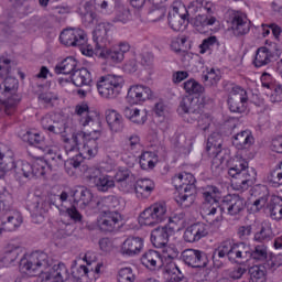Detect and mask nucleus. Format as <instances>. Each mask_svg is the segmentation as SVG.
Instances as JSON below:
<instances>
[{
  "instance_id": "nucleus-48",
  "label": "nucleus",
  "mask_w": 282,
  "mask_h": 282,
  "mask_svg": "<svg viewBox=\"0 0 282 282\" xmlns=\"http://www.w3.org/2000/svg\"><path fill=\"white\" fill-rule=\"evenodd\" d=\"M69 197V194L67 192H62L61 195H53L48 200H44L42 203L43 210H50L52 206H55V208H58L59 204L65 202Z\"/></svg>"
},
{
  "instance_id": "nucleus-62",
  "label": "nucleus",
  "mask_w": 282,
  "mask_h": 282,
  "mask_svg": "<svg viewBox=\"0 0 282 282\" xmlns=\"http://www.w3.org/2000/svg\"><path fill=\"white\" fill-rule=\"evenodd\" d=\"M153 111L159 118H164L166 116V105H164V101L156 102Z\"/></svg>"
},
{
  "instance_id": "nucleus-16",
  "label": "nucleus",
  "mask_w": 282,
  "mask_h": 282,
  "mask_svg": "<svg viewBox=\"0 0 282 282\" xmlns=\"http://www.w3.org/2000/svg\"><path fill=\"white\" fill-rule=\"evenodd\" d=\"M227 102L231 113H243L248 105V91L239 86L232 87Z\"/></svg>"
},
{
  "instance_id": "nucleus-34",
  "label": "nucleus",
  "mask_w": 282,
  "mask_h": 282,
  "mask_svg": "<svg viewBox=\"0 0 282 282\" xmlns=\"http://www.w3.org/2000/svg\"><path fill=\"white\" fill-rule=\"evenodd\" d=\"M115 1V11L110 14V19L113 23H127L129 21V17H131V11H129V7L124 6L121 0Z\"/></svg>"
},
{
  "instance_id": "nucleus-9",
  "label": "nucleus",
  "mask_w": 282,
  "mask_h": 282,
  "mask_svg": "<svg viewBox=\"0 0 282 282\" xmlns=\"http://www.w3.org/2000/svg\"><path fill=\"white\" fill-rule=\"evenodd\" d=\"M173 235H175V229L169 226L158 227L151 232L152 245L154 248H164L163 257L164 259H170V261L177 259V254H180L176 248L167 247L169 240Z\"/></svg>"
},
{
  "instance_id": "nucleus-56",
  "label": "nucleus",
  "mask_w": 282,
  "mask_h": 282,
  "mask_svg": "<svg viewBox=\"0 0 282 282\" xmlns=\"http://www.w3.org/2000/svg\"><path fill=\"white\" fill-rule=\"evenodd\" d=\"M268 184L278 188V186H282V173L280 170H274L267 176Z\"/></svg>"
},
{
  "instance_id": "nucleus-5",
  "label": "nucleus",
  "mask_w": 282,
  "mask_h": 282,
  "mask_svg": "<svg viewBox=\"0 0 282 282\" xmlns=\"http://www.w3.org/2000/svg\"><path fill=\"white\" fill-rule=\"evenodd\" d=\"M173 184L176 191H184L175 197V202L178 203L182 208H191L195 204V193H197V187L195 186V176L191 173H180L173 176Z\"/></svg>"
},
{
  "instance_id": "nucleus-18",
  "label": "nucleus",
  "mask_w": 282,
  "mask_h": 282,
  "mask_svg": "<svg viewBox=\"0 0 282 282\" xmlns=\"http://www.w3.org/2000/svg\"><path fill=\"white\" fill-rule=\"evenodd\" d=\"M181 259L189 268H206L208 265V256L197 249H185L181 254Z\"/></svg>"
},
{
  "instance_id": "nucleus-4",
  "label": "nucleus",
  "mask_w": 282,
  "mask_h": 282,
  "mask_svg": "<svg viewBox=\"0 0 282 282\" xmlns=\"http://www.w3.org/2000/svg\"><path fill=\"white\" fill-rule=\"evenodd\" d=\"M228 175L232 177L236 191H248L257 182V171L243 158L235 156L228 161Z\"/></svg>"
},
{
  "instance_id": "nucleus-32",
  "label": "nucleus",
  "mask_w": 282,
  "mask_h": 282,
  "mask_svg": "<svg viewBox=\"0 0 282 282\" xmlns=\"http://www.w3.org/2000/svg\"><path fill=\"white\" fill-rule=\"evenodd\" d=\"M231 142L239 151H243V149H250L254 144V137L250 131L245 130L235 134Z\"/></svg>"
},
{
  "instance_id": "nucleus-49",
  "label": "nucleus",
  "mask_w": 282,
  "mask_h": 282,
  "mask_svg": "<svg viewBox=\"0 0 282 282\" xmlns=\"http://www.w3.org/2000/svg\"><path fill=\"white\" fill-rule=\"evenodd\" d=\"M249 276L251 282H265V267L253 265L249 268Z\"/></svg>"
},
{
  "instance_id": "nucleus-47",
  "label": "nucleus",
  "mask_w": 282,
  "mask_h": 282,
  "mask_svg": "<svg viewBox=\"0 0 282 282\" xmlns=\"http://www.w3.org/2000/svg\"><path fill=\"white\" fill-rule=\"evenodd\" d=\"M164 17H166V8L164 6L153 4L148 11V20L152 23H158V21H162Z\"/></svg>"
},
{
  "instance_id": "nucleus-42",
  "label": "nucleus",
  "mask_w": 282,
  "mask_h": 282,
  "mask_svg": "<svg viewBox=\"0 0 282 282\" xmlns=\"http://www.w3.org/2000/svg\"><path fill=\"white\" fill-rule=\"evenodd\" d=\"M260 191L263 193V195L259 196L251 205V210L253 213H260V210H263V208L268 209V204H270V197H272L268 192V187L261 186Z\"/></svg>"
},
{
  "instance_id": "nucleus-22",
  "label": "nucleus",
  "mask_w": 282,
  "mask_h": 282,
  "mask_svg": "<svg viewBox=\"0 0 282 282\" xmlns=\"http://www.w3.org/2000/svg\"><path fill=\"white\" fill-rule=\"evenodd\" d=\"M223 208L228 215L235 217L246 209V199L237 194L228 195L223 199Z\"/></svg>"
},
{
  "instance_id": "nucleus-60",
  "label": "nucleus",
  "mask_w": 282,
  "mask_h": 282,
  "mask_svg": "<svg viewBox=\"0 0 282 282\" xmlns=\"http://www.w3.org/2000/svg\"><path fill=\"white\" fill-rule=\"evenodd\" d=\"M123 72H126V74H135V72H138V61L132 58L126 62L123 65Z\"/></svg>"
},
{
  "instance_id": "nucleus-41",
  "label": "nucleus",
  "mask_w": 282,
  "mask_h": 282,
  "mask_svg": "<svg viewBox=\"0 0 282 282\" xmlns=\"http://www.w3.org/2000/svg\"><path fill=\"white\" fill-rule=\"evenodd\" d=\"M78 62L74 57H66L61 64L55 66V74L70 75L76 72Z\"/></svg>"
},
{
  "instance_id": "nucleus-33",
  "label": "nucleus",
  "mask_w": 282,
  "mask_h": 282,
  "mask_svg": "<svg viewBox=\"0 0 282 282\" xmlns=\"http://www.w3.org/2000/svg\"><path fill=\"white\" fill-rule=\"evenodd\" d=\"M143 240L140 237H129L122 245V254L133 257L142 250Z\"/></svg>"
},
{
  "instance_id": "nucleus-55",
  "label": "nucleus",
  "mask_w": 282,
  "mask_h": 282,
  "mask_svg": "<svg viewBox=\"0 0 282 282\" xmlns=\"http://www.w3.org/2000/svg\"><path fill=\"white\" fill-rule=\"evenodd\" d=\"M21 226V221L14 218V216H8L7 220L2 221V228L0 230H7L8 232H12L17 230Z\"/></svg>"
},
{
  "instance_id": "nucleus-64",
  "label": "nucleus",
  "mask_w": 282,
  "mask_h": 282,
  "mask_svg": "<svg viewBox=\"0 0 282 282\" xmlns=\"http://www.w3.org/2000/svg\"><path fill=\"white\" fill-rule=\"evenodd\" d=\"M271 149L275 153H282V137H278L272 140Z\"/></svg>"
},
{
  "instance_id": "nucleus-15",
  "label": "nucleus",
  "mask_w": 282,
  "mask_h": 282,
  "mask_svg": "<svg viewBox=\"0 0 282 282\" xmlns=\"http://www.w3.org/2000/svg\"><path fill=\"white\" fill-rule=\"evenodd\" d=\"M22 172L23 177L32 180V177H45L52 170L45 160H36L33 163L21 161V166L18 167Z\"/></svg>"
},
{
  "instance_id": "nucleus-38",
  "label": "nucleus",
  "mask_w": 282,
  "mask_h": 282,
  "mask_svg": "<svg viewBox=\"0 0 282 282\" xmlns=\"http://www.w3.org/2000/svg\"><path fill=\"white\" fill-rule=\"evenodd\" d=\"M72 83L75 87H83L91 83V73L87 68H80L75 70L72 75Z\"/></svg>"
},
{
  "instance_id": "nucleus-2",
  "label": "nucleus",
  "mask_w": 282,
  "mask_h": 282,
  "mask_svg": "<svg viewBox=\"0 0 282 282\" xmlns=\"http://www.w3.org/2000/svg\"><path fill=\"white\" fill-rule=\"evenodd\" d=\"M52 259L43 251H35L31 254H23L19 261V269L22 274L37 276L40 282H65L69 281V270L65 263L59 262L52 268Z\"/></svg>"
},
{
  "instance_id": "nucleus-31",
  "label": "nucleus",
  "mask_w": 282,
  "mask_h": 282,
  "mask_svg": "<svg viewBox=\"0 0 282 282\" xmlns=\"http://www.w3.org/2000/svg\"><path fill=\"white\" fill-rule=\"evenodd\" d=\"M78 265V260H73L70 264V276L75 282H89L91 270L85 264Z\"/></svg>"
},
{
  "instance_id": "nucleus-11",
  "label": "nucleus",
  "mask_w": 282,
  "mask_h": 282,
  "mask_svg": "<svg viewBox=\"0 0 282 282\" xmlns=\"http://www.w3.org/2000/svg\"><path fill=\"white\" fill-rule=\"evenodd\" d=\"M166 219H169V216H166V204L155 203L141 213L139 223L141 226L153 227Z\"/></svg>"
},
{
  "instance_id": "nucleus-35",
  "label": "nucleus",
  "mask_w": 282,
  "mask_h": 282,
  "mask_svg": "<svg viewBox=\"0 0 282 282\" xmlns=\"http://www.w3.org/2000/svg\"><path fill=\"white\" fill-rule=\"evenodd\" d=\"M107 124L111 133H120L124 129V123L122 122V115L118 113L116 110H110L107 115Z\"/></svg>"
},
{
  "instance_id": "nucleus-13",
  "label": "nucleus",
  "mask_w": 282,
  "mask_h": 282,
  "mask_svg": "<svg viewBox=\"0 0 282 282\" xmlns=\"http://www.w3.org/2000/svg\"><path fill=\"white\" fill-rule=\"evenodd\" d=\"M224 144V138L221 133L214 132L207 139L206 151L209 155H213L212 171H221V164L224 162V155H221V147Z\"/></svg>"
},
{
  "instance_id": "nucleus-52",
  "label": "nucleus",
  "mask_w": 282,
  "mask_h": 282,
  "mask_svg": "<svg viewBox=\"0 0 282 282\" xmlns=\"http://www.w3.org/2000/svg\"><path fill=\"white\" fill-rule=\"evenodd\" d=\"M118 282H133L135 281V275L133 274V269L122 268L119 270L117 275Z\"/></svg>"
},
{
  "instance_id": "nucleus-59",
  "label": "nucleus",
  "mask_w": 282,
  "mask_h": 282,
  "mask_svg": "<svg viewBox=\"0 0 282 282\" xmlns=\"http://www.w3.org/2000/svg\"><path fill=\"white\" fill-rule=\"evenodd\" d=\"M10 63L11 61L9 58L0 59V78H4V76H9L10 69H11Z\"/></svg>"
},
{
  "instance_id": "nucleus-19",
  "label": "nucleus",
  "mask_w": 282,
  "mask_h": 282,
  "mask_svg": "<svg viewBox=\"0 0 282 282\" xmlns=\"http://www.w3.org/2000/svg\"><path fill=\"white\" fill-rule=\"evenodd\" d=\"M188 11L184 7L177 8L175 6L169 11L167 23L174 32H182L186 28V19Z\"/></svg>"
},
{
  "instance_id": "nucleus-50",
  "label": "nucleus",
  "mask_w": 282,
  "mask_h": 282,
  "mask_svg": "<svg viewBox=\"0 0 282 282\" xmlns=\"http://www.w3.org/2000/svg\"><path fill=\"white\" fill-rule=\"evenodd\" d=\"M139 164L142 171H149L151 169H155V162H153V153L152 152H143L140 155Z\"/></svg>"
},
{
  "instance_id": "nucleus-51",
  "label": "nucleus",
  "mask_w": 282,
  "mask_h": 282,
  "mask_svg": "<svg viewBox=\"0 0 282 282\" xmlns=\"http://www.w3.org/2000/svg\"><path fill=\"white\" fill-rule=\"evenodd\" d=\"M184 89L186 94H189V96H193V94H204V86L198 84L195 79H188L185 82Z\"/></svg>"
},
{
  "instance_id": "nucleus-45",
  "label": "nucleus",
  "mask_w": 282,
  "mask_h": 282,
  "mask_svg": "<svg viewBox=\"0 0 282 282\" xmlns=\"http://www.w3.org/2000/svg\"><path fill=\"white\" fill-rule=\"evenodd\" d=\"M174 147L178 153L188 155V153H191V147H193V143L188 141L186 134L182 133L176 137Z\"/></svg>"
},
{
  "instance_id": "nucleus-20",
  "label": "nucleus",
  "mask_w": 282,
  "mask_h": 282,
  "mask_svg": "<svg viewBox=\"0 0 282 282\" xmlns=\"http://www.w3.org/2000/svg\"><path fill=\"white\" fill-rule=\"evenodd\" d=\"M152 96L153 91L151 88H149V86L133 85L128 89L126 100L129 102V105H140V102L150 100Z\"/></svg>"
},
{
  "instance_id": "nucleus-36",
  "label": "nucleus",
  "mask_w": 282,
  "mask_h": 282,
  "mask_svg": "<svg viewBox=\"0 0 282 282\" xmlns=\"http://www.w3.org/2000/svg\"><path fill=\"white\" fill-rule=\"evenodd\" d=\"M268 210L270 213L271 219H274L275 221H281L282 219V198L279 196H271L269 204H268Z\"/></svg>"
},
{
  "instance_id": "nucleus-37",
  "label": "nucleus",
  "mask_w": 282,
  "mask_h": 282,
  "mask_svg": "<svg viewBox=\"0 0 282 282\" xmlns=\"http://www.w3.org/2000/svg\"><path fill=\"white\" fill-rule=\"evenodd\" d=\"M19 254H23V247L10 243L7 246L2 262L6 265H12V263L19 259Z\"/></svg>"
},
{
  "instance_id": "nucleus-26",
  "label": "nucleus",
  "mask_w": 282,
  "mask_h": 282,
  "mask_svg": "<svg viewBox=\"0 0 282 282\" xmlns=\"http://www.w3.org/2000/svg\"><path fill=\"white\" fill-rule=\"evenodd\" d=\"M203 213L209 224L215 225L219 224V221H224V204L219 205V203H213L203 205Z\"/></svg>"
},
{
  "instance_id": "nucleus-53",
  "label": "nucleus",
  "mask_w": 282,
  "mask_h": 282,
  "mask_svg": "<svg viewBox=\"0 0 282 282\" xmlns=\"http://www.w3.org/2000/svg\"><path fill=\"white\" fill-rule=\"evenodd\" d=\"M69 129V127H67V121H65V119H58L56 120L53 119V126L51 128V133H55V134H65V132Z\"/></svg>"
},
{
  "instance_id": "nucleus-40",
  "label": "nucleus",
  "mask_w": 282,
  "mask_h": 282,
  "mask_svg": "<svg viewBox=\"0 0 282 282\" xmlns=\"http://www.w3.org/2000/svg\"><path fill=\"white\" fill-rule=\"evenodd\" d=\"M122 228V215L118 210L107 213V232H118Z\"/></svg>"
},
{
  "instance_id": "nucleus-21",
  "label": "nucleus",
  "mask_w": 282,
  "mask_h": 282,
  "mask_svg": "<svg viewBox=\"0 0 282 282\" xmlns=\"http://www.w3.org/2000/svg\"><path fill=\"white\" fill-rule=\"evenodd\" d=\"M209 232H210V229L208 228V225L204 223H196L188 226L185 229L183 239L187 243H197V241H202L204 237H208Z\"/></svg>"
},
{
  "instance_id": "nucleus-25",
  "label": "nucleus",
  "mask_w": 282,
  "mask_h": 282,
  "mask_svg": "<svg viewBox=\"0 0 282 282\" xmlns=\"http://www.w3.org/2000/svg\"><path fill=\"white\" fill-rule=\"evenodd\" d=\"M231 30L235 36H243L250 32V20L241 12L234 13L231 18Z\"/></svg>"
},
{
  "instance_id": "nucleus-28",
  "label": "nucleus",
  "mask_w": 282,
  "mask_h": 282,
  "mask_svg": "<svg viewBox=\"0 0 282 282\" xmlns=\"http://www.w3.org/2000/svg\"><path fill=\"white\" fill-rule=\"evenodd\" d=\"M107 85V98H118V96H120V91H122L124 78H122V76L119 75L108 74Z\"/></svg>"
},
{
  "instance_id": "nucleus-24",
  "label": "nucleus",
  "mask_w": 282,
  "mask_h": 282,
  "mask_svg": "<svg viewBox=\"0 0 282 282\" xmlns=\"http://www.w3.org/2000/svg\"><path fill=\"white\" fill-rule=\"evenodd\" d=\"M131 50L128 42H121L117 46H112L107 51V63L113 67L124 61V54Z\"/></svg>"
},
{
  "instance_id": "nucleus-6",
  "label": "nucleus",
  "mask_w": 282,
  "mask_h": 282,
  "mask_svg": "<svg viewBox=\"0 0 282 282\" xmlns=\"http://www.w3.org/2000/svg\"><path fill=\"white\" fill-rule=\"evenodd\" d=\"M199 100L197 98H193L192 96H185L182 98L178 106V113L185 120V122H198V127L203 131H206L208 127H210V122L206 115L202 113V108L199 107Z\"/></svg>"
},
{
  "instance_id": "nucleus-14",
  "label": "nucleus",
  "mask_w": 282,
  "mask_h": 282,
  "mask_svg": "<svg viewBox=\"0 0 282 282\" xmlns=\"http://www.w3.org/2000/svg\"><path fill=\"white\" fill-rule=\"evenodd\" d=\"M75 112L80 117L79 122L82 127H91L93 133H100V127H102V118L98 111L89 110L87 104L76 106Z\"/></svg>"
},
{
  "instance_id": "nucleus-54",
  "label": "nucleus",
  "mask_w": 282,
  "mask_h": 282,
  "mask_svg": "<svg viewBox=\"0 0 282 282\" xmlns=\"http://www.w3.org/2000/svg\"><path fill=\"white\" fill-rule=\"evenodd\" d=\"M215 45L219 46V41L217 40V36L212 35L205 40H203L202 44L199 45V50L202 54H206L208 50H213Z\"/></svg>"
},
{
  "instance_id": "nucleus-46",
  "label": "nucleus",
  "mask_w": 282,
  "mask_h": 282,
  "mask_svg": "<svg viewBox=\"0 0 282 282\" xmlns=\"http://www.w3.org/2000/svg\"><path fill=\"white\" fill-rule=\"evenodd\" d=\"M254 241H270L274 239V231H272V227L268 224L261 225L260 229L253 235Z\"/></svg>"
},
{
  "instance_id": "nucleus-7",
  "label": "nucleus",
  "mask_w": 282,
  "mask_h": 282,
  "mask_svg": "<svg viewBox=\"0 0 282 282\" xmlns=\"http://www.w3.org/2000/svg\"><path fill=\"white\" fill-rule=\"evenodd\" d=\"M188 12L197 14L194 19L195 28H206L217 23V18L213 15L215 14V6H213V2L194 0L188 6Z\"/></svg>"
},
{
  "instance_id": "nucleus-1",
  "label": "nucleus",
  "mask_w": 282,
  "mask_h": 282,
  "mask_svg": "<svg viewBox=\"0 0 282 282\" xmlns=\"http://www.w3.org/2000/svg\"><path fill=\"white\" fill-rule=\"evenodd\" d=\"M44 155L50 169L52 171H58L61 166L65 167L67 175L74 177L76 171L79 170L88 178L89 184H93L100 193H107V169L106 167H90L83 164L85 156L83 153H77L75 156L65 161L63 153L56 147L44 148Z\"/></svg>"
},
{
  "instance_id": "nucleus-12",
  "label": "nucleus",
  "mask_w": 282,
  "mask_h": 282,
  "mask_svg": "<svg viewBox=\"0 0 282 282\" xmlns=\"http://www.w3.org/2000/svg\"><path fill=\"white\" fill-rule=\"evenodd\" d=\"M100 138V130L99 133L90 132L89 134L85 132H76L72 135V141L74 142L75 147H82V158L83 155H88V158H94L98 153V140Z\"/></svg>"
},
{
  "instance_id": "nucleus-61",
  "label": "nucleus",
  "mask_w": 282,
  "mask_h": 282,
  "mask_svg": "<svg viewBox=\"0 0 282 282\" xmlns=\"http://www.w3.org/2000/svg\"><path fill=\"white\" fill-rule=\"evenodd\" d=\"M237 235L239 239H248V237L252 235V225L240 226L238 228Z\"/></svg>"
},
{
  "instance_id": "nucleus-10",
  "label": "nucleus",
  "mask_w": 282,
  "mask_h": 282,
  "mask_svg": "<svg viewBox=\"0 0 282 282\" xmlns=\"http://www.w3.org/2000/svg\"><path fill=\"white\" fill-rule=\"evenodd\" d=\"M17 89H19V79L8 76L0 84V94L3 96H8L7 100L4 101V111L7 116H12L17 105L21 102V97L17 95Z\"/></svg>"
},
{
  "instance_id": "nucleus-63",
  "label": "nucleus",
  "mask_w": 282,
  "mask_h": 282,
  "mask_svg": "<svg viewBox=\"0 0 282 282\" xmlns=\"http://www.w3.org/2000/svg\"><path fill=\"white\" fill-rule=\"evenodd\" d=\"M175 270H177L178 274L173 273L170 276V282H191V280L186 276H184V274H182V272H180V269L177 267H175Z\"/></svg>"
},
{
  "instance_id": "nucleus-3",
  "label": "nucleus",
  "mask_w": 282,
  "mask_h": 282,
  "mask_svg": "<svg viewBox=\"0 0 282 282\" xmlns=\"http://www.w3.org/2000/svg\"><path fill=\"white\" fill-rule=\"evenodd\" d=\"M226 257L229 261H265L268 259V247L258 245L252 249L246 242L232 243L230 240L224 241L213 253L215 268H224Z\"/></svg>"
},
{
  "instance_id": "nucleus-27",
  "label": "nucleus",
  "mask_w": 282,
  "mask_h": 282,
  "mask_svg": "<svg viewBox=\"0 0 282 282\" xmlns=\"http://www.w3.org/2000/svg\"><path fill=\"white\" fill-rule=\"evenodd\" d=\"M141 263L148 270H155L156 268H162L164 265V256L155 250H148L141 257Z\"/></svg>"
},
{
  "instance_id": "nucleus-43",
  "label": "nucleus",
  "mask_w": 282,
  "mask_h": 282,
  "mask_svg": "<svg viewBox=\"0 0 282 282\" xmlns=\"http://www.w3.org/2000/svg\"><path fill=\"white\" fill-rule=\"evenodd\" d=\"M123 115L128 118V120H131V122H134V124H144L147 122V111H141L137 108H129L127 107L123 110Z\"/></svg>"
},
{
  "instance_id": "nucleus-29",
  "label": "nucleus",
  "mask_w": 282,
  "mask_h": 282,
  "mask_svg": "<svg viewBox=\"0 0 282 282\" xmlns=\"http://www.w3.org/2000/svg\"><path fill=\"white\" fill-rule=\"evenodd\" d=\"M200 195L203 199V206L209 204H218L221 199V189L216 185H206L200 188Z\"/></svg>"
},
{
  "instance_id": "nucleus-17",
  "label": "nucleus",
  "mask_w": 282,
  "mask_h": 282,
  "mask_svg": "<svg viewBox=\"0 0 282 282\" xmlns=\"http://www.w3.org/2000/svg\"><path fill=\"white\" fill-rule=\"evenodd\" d=\"M72 197L75 204H79V202L82 203L80 208H86V206H90V208H99L100 210L107 204V200L105 198L94 200V194L91 193V189L87 187L75 189Z\"/></svg>"
},
{
  "instance_id": "nucleus-39",
  "label": "nucleus",
  "mask_w": 282,
  "mask_h": 282,
  "mask_svg": "<svg viewBox=\"0 0 282 282\" xmlns=\"http://www.w3.org/2000/svg\"><path fill=\"white\" fill-rule=\"evenodd\" d=\"M107 162L108 166H110V173H112L113 180L116 182H127V180H131V177H133V174H131V171H129V169L119 170L118 172L113 173V169L118 166L116 159H111V156H108Z\"/></svg>"
},
{
  "instance_id": "nucleus-30",
  "label": "nucleus",
  "mask_w": 282,
  "mask_h": 282,
  "mask_svg": "<svg viewBox=\"0 0 282 282\" xmlns=\"http://www.w3.org/2000/svg\"><path fill=\"white\" fill-rule=\"evenodd\" d=\"M134 191L139 199H148L155 191V183L151 178H141L135 182Z\"/></svg>"
},
{
  "instance_id": "nucleus-57",
  "label": "nucleus",
  "mask_w": 282,
  "mask_h": 282,
  "mask_svg": "<svg viewBox=\"0 0 282 282\" xmlns=\"http://www.w3.org/2000/svg\"><path fill=\"white\" fill-rule=\"evenodd\" d=\"M203 83H206V85H217L219 83L220 77L215 73L214 68L210 69L207 74L202 76Z\"/></svg>"
},
{
  "instance_id": "nucleus-58",
  "label": "nucleus",
  "mask_w": 282,
  "mask_h": 282,
  "mask_svg": "<svg viewBox=\"0 0 282 282\" xmlns=\"http://www.w3.org/2000/svg\"><path fill=\"white\" fill-rule=\"evenodd\" d=\"M66 214L75 224H80V221H83V215L80 214V212H78L76 206L67 208Z\"/></svg>"
},
{
  "instance_id": "nucleus-8",
  "label": "nucleus",
  "mask_w": 282,
  "mask_h": 282,
  "mask_svg": "<svg viewBox=\"0 0 282 282\" xmlns=\"http://www.w3.org/2000/svg\"><path fill=\"white\" fill-rule=\"evenodd\" d=\"M59 41L65 47H79L82 54L85 56H91L94 50L87 45V33L83 29L78 28H67L64 29L59 34Z\"/></svg>"
},
{
  "instance_id": "nucleus-44",
  "label": "nucleus",
  "mask_w": 282,
  "mask_h": 282,
  "mask_svg": "<svg viewBox=\"0 0 282 282\" xmlns=\"http://www.w3.org/2000/svg\"><path fill=\"white\" fill-rule=\"evenodd\" d=\"M272 58V53L270 52V48L262 46L257 50L256 57L253 61L254 67H263L265 65H269Z\"/></svg>"
},
{
  "instance_id": "nucleus-23",
  "label": "nucleus",
  "mask_w": 282,
  "mask_h": 282,
  "mask_svg": "<svg viewBox=\"0 0 282 282\" xmlns=\"http://www.w3.org/2000/svg\"><path fill=\"white\" fill-rule=\"evenodd\" d=\"M96 43L95 51L98 56L105 58V50L107 48V24L99 22L93 32Z\"/></svg>"
}]
</instances>
